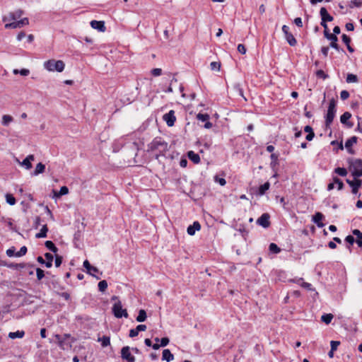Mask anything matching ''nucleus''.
I'll return each mask as SVG.
<instances>
[{
    "label": "nucleus",
    "instance_id": "nucleus-23",
    "mask_svg": "<svg viewBox=\"0 0 362 362\" xmlns=\"http://www.w3.org/2000/svg\"><path fill=\"white\" fill-rule=\"evenodd\" d=\"M48 228L47 224L42 226L40 231L35 235L36 238H43L47 237Z\"/></svg>",
    "mask_w": 362,
    "mask_h": 362
},
{
    "label": "nucleus",
    "instance_id": "nucleus-51",
    "mask_svg": "<svg viewBox=\"0 0 362 362\" xmlns=\"http://www.w3.org/2000/svg\"><path fill=\"white\" fill-rule=\"evenodd\" d=\"M21 165L25 166V168L28 170L32 168V163L27 159L26 158L22 161Z\"/></svg>",
    "mask_w": 362,
    "mask_h": 362
},
{
    "label": "nucleus",
    "instance_id": "nucleus-3",
    "mask_svg": "<svg viewBox=\"0 0 362 362\" xmlns=\"http://www.w3.org/2000/svg\"><path fill=\"white\" fill-rule=\"evenodd\" d=\"M336 112V101L334 98H332L329 103L327 112L325 116L326 129L330 128V125L332 123L334 118L335 117Z\"/></svg>",
    "mask_w": 362,
    "mask_h": 362
},
{
    "label": "nucleus",
    "instance_id": "nucleus-25",
    "mask_svg": "<svg viewBox=\"0 0 362 362\" xmlns=\"http://www.w3.org/2000/svg\"><path fill=\"white\" fill-rule=\"evenodd\" d=\"M45 247L50 251H52V252H54V254L57 253L58 252V248L56 247V245H54V243L51 241V240H47L45 243Z\"/></svg>",
    "mask_w": 362,
    "mask_h": 362
},
{
    "label": "nucleus",
    "instance_id": "nucleus-11",
    "mask_svg": "<svg viewBox=\"0 0 362 362\" xmlns=\"http://www.w3.org/2000/svg\"><path fill=\"white\" fill-rule=\"evenodd\" d=\"M269 218L270 215L267 213H264L257 220V223L263 228H267L270 226Z\"/></svg>",
    "mask_w": 362,
    "mask_h": 362
},
{
    "label": "nucleus",
    "instance_id": "nucleus-43",
    "mask_svg": "<svg viewBox=\"0 0 362 362\" xmlns=\"http://www.w3.org/2000/svg\"><path fill=\"white\" fill-rule=\"evenodd\" d=\"M197 119L202 122H206L209 119V115L208 114L199 113L197 115Z\"/></svg>",
    "mask_w": 362,
    "mask_h": 362
},
{
    "label": "nucleus",
    "instance_id": "nucleus-31",
    "mask_svg": "<svg viewBox=\"0 0 362 362\" xmlns=\"http://www.w3.org/2000/svg\"><path fill=\"white\" fill-rule=\"evenodd\" d=\"M333 319V315L331 313L324 314L321 317V320L325 322L326 325H328L331 322Z\"/></svg>",
    "mask_w": 362,
    "mask_h": 362
},
{
    "label": "nucleus",
    "instance_id": "nucleus-4",
    "mask_svg": "<svg viewBox=\"0 0 362 362\" xmlns=\"http://www.w3.org/2000/svg\"><path fill=\"white\" fill-rule=\"evenodd\" d=\"M64 63L62 60L49 59L44 63V66L49 71L62 72L64 69Z\"/></svg>",
    "mask_w": 362,
    "mask_h": 362
},
{
    "label": "nucleus",
    "instance_id": "nucleus-49",
    "mask_svg": "<svg viewBox=\"0 0 362 362\" xmlns=\"http://www.w3.org/2000/svg\"><path fill=\"white\" fill-rule=\"evenodd\" d=\"M36 275H37V280H41L45 276V272L40 268H37L36 269Z\"/></svg>",
    "mask_w": 362,
    "mask_h": 362
},
{
    "label": "nucleus",
    "instance_id": "nucleus-28",
    "mask_svg": "<svg viewBox=\"0 0 362 362\" xmlns=\"http://www.w3.org/2000/svg\"><path fill=\"white\" fill-rule=\"evenodd\" d=\"M270 184L269 182H266L263 185H260L259 187L258 194L259 195H264L265 192L269 189Z\"/></svg>",
    "mask_w": 362,
    "mask_h": 362
},
{
    "label": "nucleus",
    "instance_id": "nucleus-58",
    "mask_svg": "<svg viewBox=\"0 0 362 362\" xmlns=\"http://www.w3.org/2000/svg\"><path fill=\"white\" fill-rule=\"evenodd\" d=\"M339 344H340V341H331V342H330L331 349H332V351H336Z\"/></svg>",
    "mask_w": 362,
    "mask_h": 362
},
{
    "label": "nucleus",
    "instance_id": "nucleus-18",
    "mask_svg": "<svg viewBox=\"0 0 362 362\" xmlns=\"http://www.w3.org/2000/svg\"><path fill=\"white\" fill-rule=\"evenodd\" d=\"M55 339L57 341L58 346L62 350L66 349L68 347H71V344L66 342V340L63 339L61 335L55 334Z\"/></svg>",
    "mask_w": 362,
    "mask_h": 362
},
{
    "label": "nucleus",
    "instance_id": "nucleus-13",
    "mask_svg": "<svg viewBox=\"0 0 362 362\" xmlns=\"http://www.w3.org/2000/svg\"><path fill=\"white\" fill-rule=\"evenodd\" d=\"M326 38L331 41L329 44V47L336 49L337 51L340 50V47L339 45L337 44L338 37L335 35H327L326 34Z\"/></svg>",
    "mask_w": 362,
    "mask_h": 362
},
{
    "label": "nucleus",
    "instance_id": "nucleus-35",
    "mask_svg": "<svg viewBox=\"0 0 362 362\" xmlns=\"http://www.w3.org/2000/svg\"><path fill=\"white\" fill-rule=\"evenodd\" d=\"M346 82L350 83H356L358 82V76L353 74H348L346 79Z\"/></svg>",
    "mask_w": 362,
    "mask_h": 362
},
{
    "label": "nucleus",
    "instance_id": "nucleus-42",
    "mask_svg": "<svg viewBox=\"0 0 362 362\" xmlns=\"http://www.w3.org/2000/svg\"><path fill=\"white\" fill-rule=\"evenodd\" d=\"M333 181L337 185L338 190H341L344 188V183L339 177H333Z\"/></svg>",
    "mask_w": 362,
    "mask_h": 362
},
{
    "label": "nucleus",
    "instance_id": "nucleus-27",
    "mask_svg": "<svg viewBox=\"0 0 362 362\" xmlns=\"http://www.w3.org/2000/svg\"><path fill=\"white\" fill-rule=\"evenodd\" d=\"M147 318L146 312L145 310L141 309L139 311V314L136 318V321L139 322H144Z\"/></svg>",
    "mask_w": 362,
    "mask_h": 362
},
{
    "label": "nucleus",
    "instance_id": "nucleus-54",
    "mask_svg": "<svg viewBox=\"0 0 362 362\" xmlns=\"http://www.w3.org/2000/svg\"><path fill=\"white\" fill-rule=\"evenodd\" d=\"M341 39H342L343 42L346 45H349L351 43V38L348 35H346V34H343L341 35Z\"/></svg>",
    "mask_w": 362,
    "mask_h": 362
},
{
    "label": "nucleus",
    "instance_id": "nucleus-8",
    "mask_svg": "<svg viewBox=\"0 0 362 362\" xmlns=\"http://www.w3.org/2000/svg\"><path fill=\"white\" fill-rule=\"evenodd\" d=\"M346 181L347 184L351 187V192L356 194L358 192L359 188L362 185V180L354 179V180H350L347 179Z\"/></svg>",
    "mask_w": 362,
    "mask_h": 362
},
{
    "label": "nucleus",
    "instance_id": "nucleus-12",
    "mask_svg": "<svg viewBox=\"0 0 362 362\" xmlns=\"http://www.w3.org/2000/svg\"><path fill=\"white\" fill-rule=\"evenodd\" d=\"M121 357L127 360V362H134L135 358L130 353V349L129 346H124L121 350Z\"/></svg>",
    "mask_w": 362,
    "mask_h": 362
},
{
    "label": "nucleus",
    "instance_id": "nucleus-63",
    "mask_svg": "<svg viewBox=\"0 0 362 362\" xmlns=\"http://www.w3.org/2000/svg\"><path fill=\"white\" fill-rule=\"evenodd\" d=\"M352 233L357 237L358 239H362V232H361L358 229H354L352 231Z\"/></svg>",
    "mask_w": 362,
    "mask_h": 362
},
{
    "label": "nucleus",
    "instance_id": "nucleus-59",
    "mask_svg": "<svg viewBox=\"0 0 362 362\" xmlns=\"http://www.w3.org/2000/svg\"><path fill=\"white\" fill-rule=\"evenodd\" d=\"M237 49H238V51L240 54H245L246 53L247 49H246V48H245V45H243V44H239V45H238V48H237Z\"/></svg>",
    "mask_w": 362,
    "mask_h": 362
},
{
    "label": "nucleus",
    "instance_id": "nucleus-33",
    "mask_svg": "<svg viewBox=\"0 0 362 362\" xmlns=\"http://www.w3.org/2000/svg\"><path fill=\"white\" fill-rule=\"evenodd\" d=\"M270 158H271L270 165L272 168H274L276 165H278L279 154L272 153L270 156Z\"/></svg>",
    "mask_w": 362,
    "mask_h": 362
},
{
    "label": "nucleus",
    "instance_id": "nucleus-20",
    "mask_svg": "<svg viewBox=\"0 0 362 362\" xmlns=\"http://www.w3.org/2000/svg\"><path fill=\"white\" fill-rule=\"evenodd\" d=\"M187 157L195 164H198L200 162L199 155L194 153L193 151H189L187 152Z\"/></svg>",
    "mask_w": 362,
    "mask_h": 362
},
{
    "label": "nucleus",
    "instance_id": "nucleus-14",
    "mask_svg": "<svg viewBox=\"0 0 362 362\" xmlns=\"http://www.w3.org/2000/svg\"><path fill=\"white\" fill-rule=\"evenodd\" d=\"M90 25L93 29L98 30L100 32H104L106 30L105 22L103 21H91Z\"/></svg>",
    "mask_w": 362,
    "mask_h": 362
},
{
    "label": "nucleus",
    "instance_id": "nucleus-53",
    "mask_svg": "<svg viewBox=\"0 0 362 362\" xmlns=\"http://www.w3.org/2000/svg\"><path fill=\"white\" fill-rule=\"evenodd\" d=\"M300 286L307 289V290H309V291H314V288H313V286L310 283H308V282H302Z\"/></svg>",
    "mask_w": 362,
    "mask_h": 362
},
{
    "label": "nucleus",
    "instance_id": "nucleus-55",
    "mask_svg": "<svg viewBox=\"0 0 362 362\" xmlns=\"http://www.w3.org/2000/svg\"><path fill=\"white\" fill-rule=\"evenodd\" d=\"M162 69L159 68H155L151 70V74L154 76H158L161 75Z\"/></svg>",
    "mask_w": 362,
    "mask_h": 362
},
{
    "label": "nucleus",
    "instance_id": "nucleus-24",
    "mask_svg": "<svg viewBox=\"0 0 362 362\" xmlns=\"http://www.w3.org/2000/svg\"><path fill=\"white\" fill-rule=\"evenodd\" d=\"M285 38L290 46L294 47L296 45L297 40L291 33L286 35Z\"/></svg>",
    "mask_w": 362,
    "mask_h": 362
},
{
    "label": "nucleus",
    "instance_id": "nucleus-61",
    "mask_svg": "<svg viewBox=\"0 0 362 362\" xmlns=\"http://www.w3.org/2000/svg\"><path fill=\"white\" fill-rule=\"evenodd\" d=\"M340 97L341 100H346L349 97V93L347 90H342L340 93Z\"/></svg>",
    "mask_w": 362,
    "mask_h": 362
},
{
    "label": "nucleus",
    "instance_id": "nucleus-34",
    "mask_svg": "<svg viewBox=\"0 0 362 362\" xmlns=\"http://www.w3.org/2000/svg\"><path fill=\"white\" fill-rule=\"evenodd\" d=\"M9 267L11 268H15L16 269H23V268H25V267H30V268H33V265H30V264H24V263H20V264H12L9 266Z\"/></svg>",
    "mask_w": 362,
    "mask_h": 362
},
{
    "label": "nucleus",
    "instance_id": "nucleus-2",
    "mask_svg": "<svg viewBox=\"0 0 362 362\" xmlns=\"http://www.w3.org/2000/svg\"><path fill=\"white\" fill-rule=\"evenodd\" d=\"M349 163V170L351 171V175L354 179H358L362 176V159L352 158L348 159Z\"/></svg>",
    "mask_w": 362,
    "mask_h": 362
},
{
    "label": "nucleus",
    "instance_id": "nucleus-21",
    "mask_svg": "<svg viewBox=\"0 0 362 362\" xmlns=\"http://www.w3.org/2000/svg\"><path fill=\"white\" fill-rule=\"evenodd\" d=\"M162 359L167 362H170L174 359V356L169 349H164L163 351Z\"/></svg>",
    "mask_w": 362,
    "mask_h": 362
},
{
    "label": "nucleus",
    "instance_id": "nucleus-9",
    "mask_svg": "<svg viewBox=\"0 0 362 362\" xmlns=\"http://www.w3.org/2000/svg\"><path fill=\"white\" fill-rule=\"evenodd\" d=\"M320 14L321 16V25H324L327 22H331L333 21V17L329 14L327 10L325 7H322L320 11Z\"/></svg>",
    "mask_w": 362,
    "mask_h": 362
},
{
    "label": "nucleus",
    "instance_id": "nucleus-26",
    "mask_svg": "<svg viewBox=\"0 0 362 362\" xmlns=\"http://www.w3.org/2000/svg\"><path fill=\"white\" fill-rule=\"evenodd\" d=\"M25 335V332L21 330H18L16 332H10L8 334V337L10 339H16V338H23Z\"/></svg>",
    "mask_w": 362,
    "mask_h": 362
},
{
    "label": "nucleus",
    "instance_id": "nucleus-52",
    "mask_svg": "<svg viewBox=\"0 0 362 362\" xmlns=\"http://www.w3.org/2000/svg\"><path fill=\"white\" fill-rule=\"evenodd\" d=\"M316 76L319 78L325 79L328 77V75L325 73L323 70H318L316 72Z\"/></svg>",
    "mask_w": 362,
    "mask_h": 362
},
{
    "label": "nucleus",
    "instance_id": "nucleus-22",
    "mask_svg": "<svg viewBox=\"0 0 362 362\" xmlns=\"http://www.w3.org/2000/svg\"><path fill=\"white\" fill-rule=\"evenodd\" d=\"M45 170V165L42 163H39L37 164L34 172L32 173V175L37 176L39 174L44 173Z\"/></svg>",
    "mask_w": 362,
    "mask_h": 362
},
{
    "label": "nucleus",
    "instance_id": "nucleus-62",
    "mask_svg": "<svg viewBox=\"0 0 362 362\" xmlns=\"http://www.w3.org/2000/svg\"><path fill=\"white\" fill-rule=\"evenodd\" d=\"M138 334H139V332H138L137 329L135 328V329H130L129 336V337L133 338V337H136Z\"/></svg>",
    "mask_w": 362,
    "mask_h": 362
},
{
    "label": "nucleus",
    "instance_id": "nucleus-17",
    "mask_svg": "<svg viewBox=\"0 0 362 362\" xmlns=\"http://www.w3.org/2000/svg\"><path fill=\"white\" fill-rule=\"evenodd\" d=\"M351 117V114L349 112H345L340 117V122L346 125L349 128H351L354 125L352 122H348V120Z\"/></svg>",
    "mask_w": 362,
    "mask_h": 362
},
{
    "label": "nucleus",
    "instance_id": "nucleus-44",
    "mask_svg": "<svg viewBox=\"0 0 362 362\" xmlns=\"http://www.w3.org/2000/svg\"><path fill=\"white\" fill-rule=\"evenodd\" d=\"M98 272H99V270L97 267L91 266V268H90V272H87V273L89 274L90 275L94 276L97 279H100V276H96L95 274V273H98Z\"/></svg>",
    "mask_w": 362,
    "mask_h": 362
},
{
    "label": "nucleus",
    "instance_id": "nucleus-36",
    "mask_svg": "<svg viewBox=\"0 0 362 362\" xmlns=\"http://www.w3.org/2000/svg\"><path fill=\"white\" fill-rule=\"evenodd\" d=\"M54 192L56 197H61L69 193V189L66 186H63L60 188L59 192L58 193H57L54 191Z\"/></svg>",
    "mask_w": 362,
    "mask_h": 362
},
{
    "label": "nucleus",
    "instance_id": "nucleus-10",
    "mask_svg": "<svg viewBox=\"0 0 362 362\" xmlns=\"http://www.w3.org/2000/svg\"><path fill=\"white\" fill-rule=\"evenodd\" d=\"M163 119L168 127H173L175 124V122L176 120L175 111L173 110H170L168 113L163 115Z\"/></svg>",
    "mask_w": 362,
    "mask_h": 362
},
{
    "label": "nucleus",
    "instance_id": "nucleus-32",
    "mask_svg": "<svg viewBox=\"0 0 362 362\" xmlns=\"http://www.w3.org/2000/svg\"><path fill=\"white\" fill-rule=\"evenodd\" d=\"M334 173L341 177H345L348 173L346 168L340 167L336 168Z\"/></svg>",
    "mask_w": 362,
    "mask_h": 362
},
{
    "label": "nucleus",
    "instance_id": "nucleus-19",
    "mask_svg": "<svg viewBox=\"0 0 362 362\" xmlns=\"http://www.w3.org/2000/svg\"><path fill=\"white\" fill-rule=\"evenodd\" d=\"M200 229L201 225L199 221H194L192 225L187 227V231L189 235H193L197 230H199Z\"/></svg>",
    "mask_w": 362,
    "mask_h": 362
},
{
    "label": "nucleus",
    "instance_id": "nucleus-56",
    "mask_svg": "<svg viewBox=\"0 0 362 362\" xmlns=\"http://www.w3.org/2000/svg\"><path fill=\"white\" fill-rule=\"evenodd\" d=\"M16 248L14 247H11L10 248H8L7 250H6V255L8 256V257H13V256H15V254H16Z\"/></svg>",
    "mask_w": 362,
    "mask_h": 362
},
{
    "label": "nucleus",
    "instance_id": "nucleus-47",
    "mask_svg": "<svg viewBox=\"0 0 362 362\" xmlns=\"http://www.w3.org/2000/svg\"><path fill=\"white\" fill-rule=\"evenodd\" d=\"M63 258L62 256L55 254L54 264L57 267H59L62 263Z\"/></svg>",
    "mask_w": 362,
    "mask_h": 362
},
{
    "label": "nucleus",
    "instance_id": "nucleus-60",
    "mask_svg": "<svg viewBox=\"0 0 362 362\" xmlns=\"http://www.w3.org/2000/svg\"><path fill=\"white\" fill-rule=\"evenodd\" d=\"M345 241L350 245H352L355 242V239L352 235H349L346 237Z\"/></svg>",
    "mask_w": 362,
    "mask_h": 362
},
{
    "label": "nucleus",
    "instance_id": "nucleus-46",
    "mask_svg": "<svg viewBox=\"0 0 362 362\" xmlns=\"http://www.w3.org/2000/svg\"><path fill=\"white\" fill-rule=\"evenodd\" d=\"M28 249L25 246L21 247L20 250L15 254L16 257H22L26 254Z\"/></svg>",
    "mask_w": 362,
    "mask_h": 362
},
{
    "label": "nucleus",
    "instance_id": "nucleus-38",
    "mask_svg": "<svg viewBox=\"0 0 362 362\" xmlns=\"http://www.w3.org/2000/svg\"><path fill=\"white\" fill-rule=\"evenodd\" d=\"M5 197H6V202L8 204L13 206L16 204V198L11 194H6Z\"/></svg>",
    "mask_w": 362,
    "mask_h": 362
},
{
    "label": "nucleus",
    "instance_id": "nucleus-16",
    "mask_svg": "<svg viewBox=\"0 0 362 362\" xmlns=\"http://www.w3.org/2000/svg\"><path fill=\"white\" fill-rule=\"evenodd\" d=\"M324 215L320 212H316L313 216V221L317 225L318 228H322L325 224L322 222L324 219Z\"/></svg>",
    "mask_w": 362,
    "mask_h": 362
},
{
    "label": "nucleus",
    "instance_id": "nucleus-48",
    "mask_svg": "<svg viewBox=\"0 0 362 362\" xmlns=\"http://www.w3.org/2000/svg\"><path fill=\"white\" fill-rule=\"evenodd\" d=\"M211 70L219 71L221 68V63L217 62H213L210 64Z\"/></svg>",
    "mask_w": 362,
    "mask_h": 362
},
{
    "label": "nucleus",
    "instance_id": "nucleus-64",
    "mask_svg": "<svg viewBox=\"0 0 362 362\" xmlns=\"http://www.w3.org/2000/svg\"><path fill=\"white\" fill-rule=\"evenodd\" d=\"M294 23L299 28L303 27L302 19L300 17L296 18L294 19Z\"/></svg>",
    "mask_w": 362,
    "mask_h": 362
},
{
    "label": "nucleus",
    "instance_id": "nucleus-6",
    "mask_svg": "<svg viewBox=\"0 0 362 362\" xmlns=\"http://www.w3.org/2000/svg\"><path fill=\"white\" fill-rule=\"evenodd\" d=\"M29 24V20L28 18H23L22 19H21L20 21H16V22H12V23H6L5 25V28L6 29H9V28H11V29H15V28H21L24 25H27Z\"/></svg>",
    "mask_w": 362,
    "mask_h": 362
},
{
    "label": "nucleus",
    "instance_id": "nucleus-57",
    "mask_svg": "<svg viewBox=\"0 0 362 362\" xmlns=\"http://www.w3.org/2000/svg\"><path fill=\"white\" fill-rule=\"evenodd\" d=\"M170 342V339L168 337H163L160 339V346L161 347L166 346Z\"/></svg>",
    "mask_w": 362,
    "mask_h": 362
},
{
    "label": "nucleus",
    "instance_id": "nucleus-40",
    "mask_svg": "<svg viewBox=\"0 0 362 362\" xmlns=\"http://www.w3.org/2000/svg\"><path fill=\"white\" fill-rule=\"evenodd\" d=\"M107 288V282L102 280L98 283V289L100 292H105Z\"/></svg>",
    "mask_w": 362,
    "mask_h": 362
},
{
    "label": "nucleus",
    "instance_id": "nucleus-1",
    "mask_svg": "<svg viewBox=\"0 0 362 362\" xmlns=\"http://www.w3.org/2000/svg\"><path fill=\"white\" fill-rule=\"evenodd\" d=\"M168 151V144L161 137H156L148 144V152L158 151L165 154Z\"/></svg>",
    "mask_w": 362,
    "mask_h": 362
},
{
    "label": "nucleus",
    "instance_id": "nucleus-29",
    "mask_svg": "<svg viewBox=\"0 0 362 362\" xmlns=\"http://www.w3.org/2000/svg\"><path fill=\"white\" fill-rule=\"evenodd\" d=\"M45 257L47 259V261L45 262V267L47 268L52 267L54 259L53 255L51 253L47 252L45 254Z\"/></svg>",
    "mask_w": 362,
    "mask_h": 362
},
{
    "label": "nucleus",
    "instance_id": "nucleus-39",
    "mask_svg": "<svg viewBox=\"0 0 362 362\" xmlns=\"http://www.w3.org/2000/svg\"><path fill=\"white\" fill-rule=\"evenodd\" d=\"M13 121V117L8 115H4L2 117V124L4 126H8V124Z\"/></svg>",
    "mask_w": 362,
    "mask_h": 362
},
{
    "label": "nucleus",
    "instance_id": "nucleus-37",
    "mask_svg": "<svg viewBox=\"0 0 362 362\" xmlns=\"http://www.w3.org/2000/svg\"><path fill=\"white\" fill-rule=\"evenodd\" d=\"M269 249L271 252L274 253V254H278L281 251L280 247L276 244L273 243L269 245Z\"/></svg>",
    "mask_w": 362,
    "mask_h": 362
},
{
    "label": "nucleus",
    "instance_id": "nucleus-41",
    "mask_svg": "<svg viewBox=\"0 0 362 362\" xmlns=\"http://www.w3.org/2000/svg\"><path fill=\"white\" fill-rule=\"evenodd\" d=\"M13 72L14 74H20L21 76H26L29 75V74H30V71L27 69H22L21 70L14 69Z\"/></svg>",
    "mask_w": 362,
    "mask_h": 362
},
{
    "label": "nucleus",
    "instance_id": "nucleus-5",
    "mask_svg": "<svg viewBox=\"0 0 362 362\" xmlns=\"http://www.w3.org/2000/svg\"><path fill=\"white\" fill-rule=\"evenodd\" d=\"M112 312L115 317L122 318L128 317V313L126 309L122 308V305L120 300L117 301L114 303L112 308Z\"/></svg>",
    "mask_w": 362,
    "mask_h": 362
},
{
    "label": "nucleus",
    "instance_id": "nucleus-50",
    "mask_svg": "<svg viewBox=\"0 0 362 362\" xmlns=\"http://www.w3.org/2000/svg\"><path fill=\"white\" fill-rule=\"evenodd\" d=\"M215 182L219 183L220 185L224 186L226 184V181L224 178L219 177L218 176L216 175L214 177Z\"/></svg>",
    "mask_w": 362,
    "mask_h": 362
},
{
    "label": "nucleus",
    "instance_id": "nucleus-30",
    "mask_svg": "<svg viewBox=\"0 0 362 362\" xmlns=\"http://www.w3.org/2000/svg\"><path fill=\"white\" fill-rule=\"evenodd\" d=\"M98 341H101V346L103 347H107L110 344V338L107 336H103V337L98 338Z\"/></svg>",
    "mask_w": 362,
    "mask_h": 362
},
{
    "label": "nucleus",
    "instance_id": "nucleus-7",
    "mask_svg": "<svg viewBox=\"0 0 362 362\" xmlns=\"http://www.w3.org/2000/svg\"><path fill=\"white\" fill-rule=\"evenodd\" d=\"M24 11L22 9H18L13 12H10L7 16L3 17V21H15L22 16Z\"/></svg>",
    "mask_w": 362,
    "mask_h": 362
},
{
    "label": "nucleus",
    "instance_id": "nucleus-45",
    "mask_svg": "<svg viewBox=\"0 0 362 362\" xmlns=\"http://www.w3.org/2000/svg\"><path fill=\"white\" fill-rule=\"evenodd\" d=\"M361 5H362V0H352L350 2L349 7L350 8H354V7L359 8L361 6Z\"/></svg>",
    "mask_w": 362,
    "mask_h": 362
},
{
    "label": "nucleus",
    "instance_id": "nucleus-15",
    "mask_svg": "<svg viewBox=\"0 0 362 362\" xmlns=\"http://www.w3.org/2000/svg\"><path fill=\"white\" fill-rule=\"evenodd\" d=\"M357 139L358 138L356 136H354L347 139L345 143V147L350 154H354V151L352 149L351 146L357 142Z\"/></svg>",
    "mask_w": 362,
    "mask_h": 362
}]
</instances>
